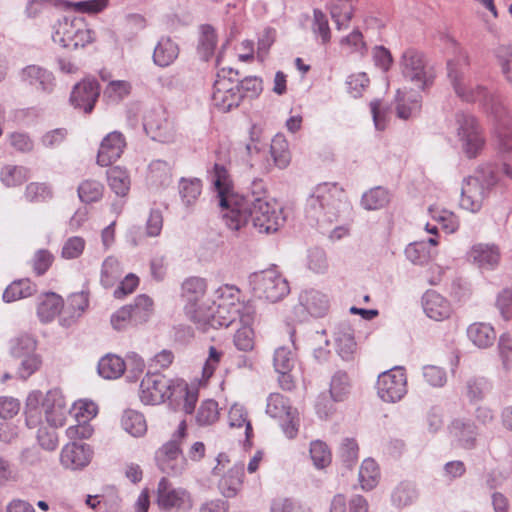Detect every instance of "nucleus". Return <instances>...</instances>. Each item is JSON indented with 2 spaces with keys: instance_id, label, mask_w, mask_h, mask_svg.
I'll use <instances>...</instances> for the list:
<instances>
[{
  "instance_id": "obj_1",
  "label": "nucleus",
  "mask_w": 512,
  "mask_h": 512,
  "mask_svg": "<svg viewBox=\"0 0 512 512\" xmlns=\"http://www.w3.org/2000/svg\"><path fill=\"white\" fill-rule=\"evenodd\" d=\"M238 201L234 202V209L222 214L226 227L232 231H245L251 224L258 233L270 234L278 231L285 221L281 209L266 197L252 192Z\"/></svg>"
},
{
  "instance_id": "obj_2",
  "label": "nucleus",
  "mask_w": 512,
  "mask_h": 512,
  "mask_svg": "<svg viewBox=\"0 0 512 512\" xmlns=\"http://www.w3.org/2000/svg\"><path fill=\"white\" fill-rule=\"evenodd\" d=\"M187 436V423L182 420L172 439L164 443L155 452L157 467L168 475L181 474L186 468V458L182 455L181 445Z\"/></svg>"
},
{
  "instance_id": "obj_3",
  "label": "nucleus",
  "mask_w": 512,
  "mask_h": 512,
  "mask_svg": "<svg viewBox=\"0 0 512 512\" xmlns=\"http://www.w3.org/2000/svg\"><path fill=\"white\" fill-rule=\"evenodd\" d=\"M403 77L419 89L430 87L436 78V71L429 65L422 52L415 48H407L399 61Z\"/></svg>"
},
{
  "instance_id": "obj_4",
  "label": "nucleus",
  "mask_w": 512,
  "mask_h": 512,
  "mask_svg": "<svg viewBox=\"0 0 512 512\" xmlns=\"http://www.w3.org/2000/svg\"><path fill=\"white\" fill-rule=\"evenodd\" d=\"M244 94L239 89L238 73L233 69L222 68L216 75L213 85L212 102L222 111L228 112L238 107Z\"/></svg>"
},
{
  "instance_id": "obj_5",
  "label": "nucleus",
  "mask_w": 512,
  "mask_h": 512,
  "mask_svg": "<svg viewBox=\"0 0 512 512\" xmlns=\"http://www.w3.org/2000/svg\"><path fill=\"white\" fill-rule=\"evenodd\" d=\"M53 39L65 48L78 49L92 43L95 33L83 17H65L58 22Z\"/></svg>"
},
{
  "instance_id": "obj_6",
  "label": "nucleus",
  "mask_w": 512,
  "mask_h": 512,
  "mask_svg": "<svg viewBox=\"0 0 512 512\" xmlns=\"http://www.w3.org/2000/svg\"><path fill=\"white\" fill-rule=\"evenodd\" d=\"M457 136L467 158L473 159L483 151L486 139L484 130L472 115L461 114L457 118Z\"/></svg>"
},
{
  "instance_id": "obj_7",
  "label": "nucleus",
  "mask_w": 512,
  "mask_h": 512,
  "mask_svg": "<svg viewBox=\"0 0 512 512\" xmlns=\"http://www.w3.org/2000/svg\"><path fill=\"white\" fill-rule=\"evenodd\" d=\"M217 464L212 469V475L220 477L218 489L226 498L235 497L242 489L244 482V466L236 463L227 471L225 468L230 463L229 456L226 453H219L216 457Z\"/></svg>"
},
{
  "instance_id": "obj_8",
  "label": "nucleus",
  "mask_w": 512,
  "mask_h": 512,
  "mask_svg": "<svg viewBox=\"0 0 512 512\" xmlns=\"http://www.w3.org/2000/svg\"><path fill=\"white\" fill-rule=\"evenodd\" d=\"M207 288V280L199 276L187 277L181 283L180 297L185 302L184 311L194 323L197 319H203L201 313L207 305L203 302Z\"/></svg>"
},
{
  "instance_id": "obj_9",
  "label": "nucleus",
  "mask_w": 512,
  "mask_h": 512,
  "mask_svg": "<svg viewBox=\"0 0 512 512\" xmlns=\"http://www.w3.org/2000/svg\"><path fill=\"white\" fill-rule=\"evenodd\" d=\"M377 394L385 402L400 401L407 393V376L404 368L395 367L378 376Z\"/></svg>"
},
{
  "instance_id": "obj_10",
  "label": "nucleus",
  "mask_w": 512,
  "mask_h": 512,
  "mask_svg": "<svg viewBox=\"0 0 512 512\" xmlns=\"http://www.w3.org/2000/svg\"><path fill=\"white\" fill-rule=\"evenodd\" d=\"M143 125L146 133L155 141L173 143L177 139L176 125L163 108L149 111L144 117Z\"/></svg>"
},
{
  "instance_id": "obj_11",
  "label": "nucleus",
  "mask_w": 512,
  "mask_h": 512,
  "mask_svg": "<svg viewBox=\"0 0 512 512\" xmlns=\"http://www.w3.org/2000/svg\"><path fill=\"white\" fill-rule=\"evenodd\" d=\"M172 395V381L159 373H148L141 380L139 396L146 405H158Z\"/></svg>"
},
{
  "instance_id": "obj_12",
  "label": "nucleus",
  "mask_w": 512,
  "mask_h": 512,
  "mask_svg": "<svg viewBox=\"0 0 512 512\" xmlns=\"http://www.w3.org/2000/svg\"><path fill=\"white\" fill-rule=\"evenodd\" d=\"M253 283L257 297L270 302L281 300L289 292L288 282L273 270L256 274Z\"/></svg>"
},
{
  "instance_id": "obj_13",
  "label": "nucleus",
  "mask_w": 512,
  "mask_h": 512,
  "mask_svg": "<svg viewBox=\"0 0 512 512\" xmlns=\"http://www.w3.org/2000/svg\"><path fill=\"white\" fill-rule=\"evenodd\" d=\"M156 502L160 509L166 511H186L192 507L190 493L186 489L173 487L165 477L158 483Z\"/></svg>"
},
{
  "instance_id": "obj_14",
  "label": "nucleus",
  "mask_w": 512,
  "mask_h": 512,
  "mask_svg": "<svg viewBox=\"0 0 512 512\" xmlns=\"http://www.w3.org/2000/svg\"><path fill=\"white\" fill-rule=\"evenodd\" d=\"M213 183L219 197L222 214L234 209V202H239V199L246 197V195L234 193V185L229 171L218 163L213 167Z\"/></svg>"
},
{
  "instance_id": "obj_15",
  "label": "nucleus",
  "mask_w": 512,
  "mask_h": 512,
  "mask_svg": "<svg viewBox=\"0 0 512 512\" xmlns=\"http://www.w3.org/2000/svg\"><path fill=\"white\" fill-rule=\"evenodd\" d=\"M231 310L223 305L221 306V304L206 305L201 313L203 319H197L195 324L202 329L228 327L236 318L241 320V314L243 313L238 312V310Z\"/></svg>"
},
{
  "instance_id": "obj_16",
  "label": "nucleus",
  "mask_w": 512,
  "mask_h": 512,
  "mask_svg": "<svg viewBox=\"0 0 512 512\" xmlns=\"http://www.w3.org/2000/svg\"><path fill=\"white\" fill-rule=\"evenodd\" d=\"M92 457L93 449L89 444L72 441L62 448L60 462L66 469L78 470L86 467Z\"/></svg>"
},
{
  "instance_id": "obj_17",
  "label": "nucleus",
  "mask_w": 512,
  "mask_h": 512,
  "mask_svg": "<svg viewBox=\"0 0 512 512\" xmlns=\"http://www.w3.org/2000/svg\"><path fill=\"white\" fill-rule=\"evenodd\" d=\"M467 258L481 270H495L501 262V250L496 244L477 243L467 252Z\"/></svg>"
},
{
  "instance_id": "obj_18",
  "label": "nucleus",
  "mask_w": 512,
  "mask_h": 512,
  "mask_svg": "<svg viewBox=\"0 0 512 512\" xmlns=\"http://www.w3.org/2000/svg\"><path fill=\"white\" fill-rule=\"evenodd\" d=\"M125 147L124 135L118 131L110 132L100 143L97 164L106 167L116 162L123 154Z\"/></svg>"
},
{
  "instance_id": "obj_19",
  "label": "nucleus",
  "mask_w": 512,
  "mask_h": 512,
  "mask_svg": "<svg viewBox=\"0 0 512 512\" xmlns=\"http://www.w3.org/2000/svg\"><path fill=\"white\" fill-rule=\"evenodd\" d=\"M99 94L97 81L83 80L74 86L70 101L75 108L82 109L85 113H91Z\"/></svg>"
},
{
  "instance_id": "obj_20",
  "label": "nucleus",
  "mask_w": 512,
  "mask_h": 512,
  "mask_svg": "<svg viewBox=\"0 0 512 512\" xmlns=\"http://www.w3.org/2000/svg\"><path fill=\"white\" fill-rule=\"evenodd\" d=\"M43 412L47 422L57 428L65 424L69 409L62 395L49 391L43 401Z\"/></svg>"
},
{
  "instance_id": "obj_21",
  "label": "nucleus",
  "mask_w": 512,
  "mask_h": 512,
  "mask_svg": "<svg viewBox=\"0 0 512 512\" xmlns=\"http://www.w3.org/2000/svg\"><path fill=\"white\" fill-rule=\"evenodd\" d=\"M422 305L425 314L435 321L449 319L453 314L450 302L436 291H427L422 298Z\"/></svg>"
},
{
  "instance_id": "obj_22",
  "label": "nucleus",
  "mask_w": 512,
  "mask_h": 512,
  "mask_svg": "<svg viewBox=\"0 0 512 512\" xmlns=\"http://www.w3.org/2000/svg\"><path fill=\"white\" fill-rule=\"evenodd\" d=\"M334 348L345 361H353L357 355L354 330L348 325H339L333 335Z\"/></svg>"
},
{
  "instance_id": "obj_23",
  "label": "nucleus",
  "mask_w": 512,
  "mask_h": 512,
  "mask_svg": "<svg viewBox=\"0 0 512 512\" xmlns=\"http://www.w3.org/2000/svg\"><path fill=\"white\" fill-rule=\"evenodd\" d=\"M315 199L322 208L338 209L347 200L345 191L336 183L319 184L314 191Z\"/></svg>"
},
{
  "instance_id": "obj_24",
  "label": "nucleus",
  "mask_w": 512,
  "mask_h": 512,
  "mask_svg": "<svg viewBox=\"0 0 512 512\" xmlns=\"http://www.w3.org/2000/svg\"><path fill=\"white\" fill-rule=\"evenodd\" d=\"M255 311L253 308H247L246 312L241 314L242 326L234 334V344L240 351L248 352L255 346V335L252 329Z\"/></svg>"
},
{
  "instance_id": "obj_25",
  "label": "nucleus",
  "mask_w": 512,
  "mask_h": 512,
  "mask_svg": "<svg viewBox=\"0 0 512 512\" xmlns=\"http://www.w3.org/2000/svg\"><path fill=\"white\" fill-rule=\"evenodd\" d=\"M240 290L233 285H222L214 291L212 303L221 304L229 309L246 312L247 308H252L240 300Z\"/></svg>"
},
{
  "instance_id": "obj_26",
  "label": "nucleus",
  "mask_w": 512,
  "mask_h": 512,
  "mask_svg": "<svg viewBox=\"0 0 512 512\" xmlns=\"http://www.w3.org/2000/svg\"><path fill=\"white\" fill-rule=\"evenodd\" d=\"M63 299L60 295L50 292L39 298L37 314L44 323L52 321L62 310Z\"/></svg>"
},
{
  "instance_id": "obj_27",
  "label": "nucleus",
  "mask_w": 512,
  "mask_h": 512,
  "mask_svg": "<svg viewBox=\"0 0 512 512\" xmlns=\"http://www.w3.org/2000/svg\"><path fill=\"white\" fill-rule=\"evenodd\" d=\"M179 52L178 44L171 38H161L154 49L153 60L156 65L167 67L177 59Z\"/></svg>"
},
{
  "instance_id": "obj_28",
  "label": "nucleus",
  "mask_w": 512,
  "mask_h": 512,
  "mask_svg": "<svg viewBox=\"0 0 512 512\" xmlns=\"http://www.w3.org/2000/svg\"><path fill=\"white\" fill-rule=\"evenodd\" d=\"M450 433L464 449H471L475 446L477 434L475 423L455 419L450 425Z\"/></svg>"
},
{
  "instance_id": "obj_29",
  "label": "nucleus",
  "mask_w": 512,
  "mask_h": 512,
  "mask_svg": "<svg viewBox=\"0 0 512 512\" xmlns=\"http://www.w3.org/2000/svg\"><path fill=\"white\" fill-rule=\"evenodd\" d=\"M341 52L345 55H352L362 58L368 53V46L363 34L359 30H353L350 34L342 37L339 41Z\"/></svg>"
},
{
  "instance_id": "obj_30",
  "label": "nucleus",
  "mask_w": 512,
  "mask_h": 512,
  "mask_svg": "<svg viewBox=\"0 0 512 512\" xmlns=\"http://www.w3.org/2000/svg\"><path fill=\"white\" fill-rule=\"evenodd\" d=\"M467 336L469 340L479 348L491 346L496 339L494 328L485 323L471 324L467 329Z\"/></svg>"
},
{
  "instance_id": "obj_31",
  "label": "nucleus",
  "mask_w": 512,
  "mask_h": 512,
  "mask_svg": "<svg viewBox=\"0 0 512 512\" xmlns=\"http://www.w3.org/2000/svg\"><path fill=\"white\" fill-rule=\"evenodd\" d=\"M37 292V286L30 279H20L13 281L7 286L3 293L5 302H14L23 298L30 297Z\"/></svg>"
},
{
  "instance_id": "obj_32",
  "label": "nucleus",
  "mask_w": 512,
  "mask_h": 512,
  "mask_svg": "<svg viewBox=\"0 0 512 512\" xmlns=\"http://www.w3.org/2000/svg\"><path fill=\"white\" fill-rule=\"evenodd\" d=\"M108 185L118 196H126L130 190L131 179L128 171L120 166H114L107 171Z\"/></svg>"
},
{
  "instance_id": "obj_33",
  "label": "nucleus",
  "mask_w": 512,
  "mask_h": 512,
  "mask_svg": "<svg viewBox=\"0 0 512 512\" xmlns=\"http://www.w3.org/2000/svg\"><path fill=\"white\" fill-rule=\"evenodd\" d=\"M228 422L232 428H244L245 443L250 447L253 438V428L244 407L237 404L232 405L228 413Z\"/></svg>"
},
{
  "instance_id": "obj_34",
  "label": "nucleus",
  "mask_w": 512,
  "mask_h": 512,
  "mask_svg": "<svg viewBox=\"0 0 512 512\" xmlns=\"http://www.w3.org/2000/svg\"><path fill=\"white\" fill-rule=\"evenodd\" d=\"M125 370V361L114 354L105 355L98 363V372L105 379H117Z\"/></svg>"
},
{
  "instance_id": "obj_35",
  "label": "nucleus",
  "mask_w": 512,
  "mask_h": 512,
  "mask_svg": "<svg viewBox=\"0 0 512 512\" xmlns=\"http://www.w3.org/2000/svg\"><path fill=\"white\" fill-rule=\"evenodd\" d=\"M309 456L317 470H323L332 463V451L328 444L320 439L310 442Z\"/></svg>"
},
{
  "instance_id": "obj_36",
  "label": "nucleus",
  "mask_w": 512,
  "mask_h": 512,
  "mask_svg": "<svg viewBox=\"0 0 512 512\" xmlns=\"http://www.w3.org/2000/svg\"><path fill=\"white\" fill-rule=\"evenodd\" d=\"M21 78L25 83L40 87L43 90L48 89L53 82L52 74L36 65L24 68L21 72Z\"/></svg>"
},
{
  "instance_id": "obj_37",
  "label": "nucleus",
  "mask_w": 512,
  "mask_h": 512,
  "mask_svg": "<svg viewBox=\"0 0 512 512\" xmlns=\"http://www.w3.org/2000/svg\"><path fill=\"white\" fill-rule=\"evenodd\" d=\"M89 307V291L82 290L80 292L72 293L68 297V306L66 308L65 313L70 314L71 321L67 322L65 318H62L61 321L64 325H69L71 322H74L77 318H79Z\"/></svg>"
},
{
  "instance_id": "obj_38",
  "label": "nucleus",
  "mask_w": 512,
  "mask_h": 512,
  "mask_svg": "<svg viewBox=\"0 0 512 512\" xmlns=\"http://www.w3.org/2000/svg\"><path fill=\"white\" fill-rule=\"evenodd\" d=\"M296 409L291 407L289 400L280 393H271L267 399L266 413L275 419H284L294 413Z\"/></svg>"
},
{
  "instance_id": "obj_39",
  "label": "nucleus",
  "mask_w": 512,
  "mask_h": 512,
  "mask_svg": "<svg viewBox=\"0 0 512 512\" xmlns=\"http://www.w3.org/2000/svg\"><path fill=\"white\" fill-rule=\"evenodd\" d=\"M123 273L120 261L114 256H108L102 263L100 283L105 288L113 287Z\"/></svg>"
},
{
  "instance_id": "obj_40",
  "label": "nucleus",
  "mask_w": 512,
  "mask_h": 512,
  "mask_svg": "<svg viewBox=\"0 0 512 512\" xmlns=\"http://www.w3.org/2000/svg\"><path fill=\"white\" fill-rule=\"evenodd\" d=\"M45 397L40 391H32L26 399V424L34 428L41 421L43 401Z\"/></svg>"
},
{
  "instance_id": "obj_41",
  "label": "nucleus",
  "mask_w": 512,
  "mask_h": 512,
  "mask_svg": "<svg viewBox=\"0 0 512 512\" xmlns=\"http://www.w3.org/2000/svg\"><path fill=\"white\" fill-rule=\"evenodd\" d=\"M380 479L378 464L371 458L363 460L359 469V482L363 490L369 491L376 487Z\"/></svg>"
},
{
  "instance_id": "obj_42",
  "label": "nucleus",
  "mask_w": 512,
  "mask_h": 512,
  "mask_svg": "<svg viewBox=\"0 0 512 512\" xmlns=\"http://www.w3.org/2000/svg\"><path fill=\"white\" fill-rule=\"evenodd\" d=\"M121 424L124 430L134 437H141L147 432V423L143 414L134 410L125 411Z\"/></svg>"
},
{
  "instance_id": "obj_43",
  "label": "nucleus",
  "mask_w": 512,
  "mask_h": 512,
  "mask_svg": "<svg viewBox=\"0 0 512 512\" xmlns=\"http://www.w3.org/2000/svg\"><path fill=\"white\" fill-rule=\"evenodd\" d=\"M270 152L274 163L280 169L288 167L291 161L289 144L283 135L277 134L271 142Z\"/></svg>"
},
{
  "instance_id": "obj_44",
  "label": "nucleus",
  "mask_w": 512,
  "mask_h": 512,
  "mask_svg": "<svg viewBox=\"0 0 512 512\" xmlns=\"http://www.w3.org/2000/svg\"><path fill=\"white\" fill-rule=\"evenodd\" d=\"M217 45V34L215 29L210 25H202L200 27V36L198 43V53L204 60H209L215 51Z\"/></svg>"
},
{
  "instance_id": "obj_45",
  "label": "nucleus",
  "mask_w": 512,
  "mask_h": 512,
  "mask_svg": "<svg viewBox=\"0 0 512 512\" xmlns=\"http://www.w3.org/2000/svg\"><path fill=\"white\" fill-rule=\"evenodd\" d=\"M202 192V181L198 178H182L179 182V194L186 206L193 205Z\"/></svg>"
},
{
  "instance_id": "obj_46",
  "label": "nucleus",
  "mask_w": 512,
  "mask_h": 512,
  "mask_svg": "<svg viewBox=\"0 0 512 512\" xmlns=\"http://www.w3.org/2000/svg\"><path fill=\"white\" fill-rule=\"evenodd\" d=\"M30 177L29 169L23 166L7 165L1 170L0 178L7 187H16Z\"/></svg>"
},
{
  "instance_id": "obj_47",
  "label": "nucleus",
  "mask_w": 512,
  "mask_h": 512,
  "mask_svg": "<svg viewBox=\"0 0 512 512\" xmlns=\"http://www.w3.org/2000/svg\"><path fill=\"white\" fill-rule=\"evenodd\" d=\"M417 497L418 491L411 481L400 482L391 496L392 502L399 507L410 505Z\"/></svg>"
},
{
  "instance_id": "obj_48",
  "label": "nucleus",
  "mask_w": 512,
  "mask_h": 512,
  "mask_svg": "<svg viewBox=\"0 0 512 512\" xmlns=\"http://www.w3.org/2000/svg\"><path fill=\"white\" fill-rule=\"evenodd\" d=\"M350 393L349 377L344 372H337L330 382L329 395L335 402L344 401Z\"/></svg>"
},
{
  "instance_id": "obj_49",
  "label": "nucleus",
  "mask_w": 512,
  "mask_h": 512,
  "mask_svg": "<svg viewBox=\"0 0 512 512\" xmlns=\"http://www.w3.org/2000/svg\"><path fill=\"white\" fill-rule=\"evenodd\" d=\"M148 177L153 184L166 185L171 180L172 167L163 160L152 161L148 168Z\"/></svg>"
},
{
  "instance_id": "obj_50",
  "label": "nucleus",
  "mask_w": 512,
  "mask_h": 512,
  "mask_svg": "<svg viewBox=\"0 0 512 512\" xmlns=\"http://www.w3.org/2000/svg\"><path fill=\"white\" fill-rule=\"evenodd\" d=\"M103 193V184L93 179L84 180L78 187V196L84 203L99 201L102 198Z\"/></svg>"
},
{
  "instance_id": "obj_51",
  "label": "nucleus",
  "mask_w": 512,
  "mask_h": 512,
  "mask_svg": "<svg viewBox=\"0 0 512 512\" xmlns=\"http://www.w3.org/2000/svg\"><path fill=\"white\" fill-rule=\"evenodd\" d=\"M129 306L134 312V324L146 322L154 311L152 298L145 294L138 295L134 299V303Z\"/></svg>"
},
{
  "instance_id": "obj_52",
  "label": "nucleus",
  "mask_w": 512,
  "mask_h": 512,
  "mask_svg": "<svg viewBox=\"0 0 512 512\" xmlns=\"http://www.w3.org/2000/svg\"><path fill=\"white\" fill-rule=\"evenodd\" d=\"M71 412L77 422L89 423L97 416L98 406L91 400L80 399L73 404Z\"/></svg>"
},
{
  "instance_id": "obj_53",
  "label": "nucleus",
  "mask_w": 512,
  "mask_h": 512,
  "mask_svg": "<svg viewBox=\"0 0 512 512\" xmlns=\"http://www.w3.org/2000/svg\"><path fill=\"white\" fill-rule=\"evenodd\" d=\"M218 403L214 400L203 401L197 410L196 421L201 426L212 425L219 419Z\"/></svg>"
},
{
  "instance_id": "obj_54",
  "label": "nucleus",
  "mask_w": 512,
  "mask_h": 512,
  "mask_svg": "<svg viewBox=\"0 0 512 512\" xmlns=\"http://www.w3.org/2000/svg\"><path fill=\"white\" fill-rule=\"evenodd\" d=\"M389 202L388 192L377 187L366 192L362 196L361 204L367 210H376L383 208Z\"/></svg>"
},
{
  "instance_id": "obj_55",
  "label": "nucleus",
  "mask_w": 512,
  "mask_h": 512,
  "mask_svg": "<svg viewBox=\"0 0 512 512\" xmlns=\"http://www.w3.org/2000/svg\"><path fill=\"white\" fill-rule=\"evenodd\" d=\"M24 196L31 203H43L49 201L53 193L47 184L31 182L26 186Z\"/></svg>"
},
{
  "instance_id": "obj_56",
  "label": "nucleus",
  "mask_w": 512,
  "mask_h": 512,
  "mask_svg": "<svg viewBox=\"0 0 512 512\" xmlns=\"http://www.w3.org/2000/svg\"><path fill=\"white\" fill-rule=\"evenodd\" d=\"M131 89V84L128 81H110L104 90V97L110 102H119L130 94Z\"/></svg>"
},
{
  "instance_id": "obj_57",
  "label": "nucleus",
  "mask_w": 512,
  "mask_h": 512,
  "mask_svg": "<svg viewBox=\"0 0 512 512\" xmlns=\"http://www.w3.org/2000/svg\"><path fill=\"white\" fill-rule=\"evenodd\" d=\"M489 389V383L484 378H471L467 382L466 397L469 405H475L482 400Z\"/></svg>"
},
{
  "instance_id": "obj_58",
  "label": "nucleus",
  "mask_w": 512,
  "mask_h": 512,
  "mask_svg": "<svg viewBox=\"0 0 512 512\" xmlns=\"http://www.w3.org/2000/svg\"><path fill=\"white\" fill-rule=\"evenodd\" d=\"M432 218L437 221L446 233H454L459 228L457 216L448 210L430 209Z\"/></svg>"
},
{
  "instance_id": "obj_59",
  "label": "nucleus",
  "mask_w": 512,
  "mask_h": 512,
  "mask_svg": "<svg viewBox=\"0 0 512 512\" xmlns=\"http://www.w3.org/2000/svg\"><path fill=\"white\" fill-rule=\"evenodd\" d=\"M312 30L321 38L323 44L331 40V29L327 16L319 9L313 11Z\"/></svg>"
},
{
  "instance_id": "obj_60",
  "label": "nucleus",
  "mask_w": 512,
  "mask_h": 512,
  "mask_svg": "<svg viewBox=\"0 0 512 512\" xmlns=\"http://www.w3.org/2000/svg\"><path fill=\"white\" fill-rule=\"evenodd\" d=\"M54 262V255L47 249H39L31 259V266L37 276L45 274Z\"/></svg>"
},
{
  "instance_id": "obj_61",
  "label": "nucleus",
  "mask_w": 512,
  "mask_h": 512,
  "mask_svg": "<svg viewBox=\"0 0 512 512\" xmlns=\"http://www.w3.org/2000/svg\"><path fill=\"white\" fill-rule=\"evenodd\" d=\"M270 512H311L301 503L287 497H276L271 501Z\"/></svg>"
},
{
  "instance_id": "obj_62",
  "label": "nucleus",
  "mask_w": 512,
  "mask_h": 512,
  "mask_svg": "<svg viewBox=\"0 0 512 512\" xmlns=\"http://www.w3.org/2000/svg\"><path fill=\"white\" fill-rule=\"evenodd\" d=\"M369 84L370 79L365 72L353 73L346 81L348 92L355 98L361 96Z\"/></svg>"
},
{
  "instance_id": "obj_63",
  "label": "nucleus",
  "mask_w": 512,
  "mask_h": 512,
  "mask_svg": "<svg viewBox=\"0 0 512 512\" xmlns=\"http://www.w3.org/2000/svg\"><path fill=\"white\" fill-rule=\"evenodd\" d=\"M305 301L307 309L315 316H322L328 309V299L326 295L320 292H309Z\"/></svg>"
},
{
  "instance_id": "obj_64",
  "label": "nucleus",
  "mask_w": 512,
  "mask_h": 512,
  "mask_svg": "<svg viewBox=\"0 0 512 512\" xmlns=\"http://www.w3.org/2000/svg\"><path fill=\"white\" fill-rule=\"evenodd\" d=\"M85 245V240L82 237H70L63 244L61 257L67 260L78 258L82 255Z\"/></svg>"
}]
</instances>
